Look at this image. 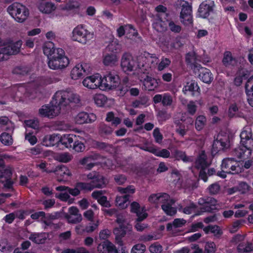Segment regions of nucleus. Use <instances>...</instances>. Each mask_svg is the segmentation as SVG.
<instances>
[{"instance_id": "obj_1", "label": "nucleus", "mask_w": 253, "mask_h": 253, "mask_svg": "<svg viewBox=\"0 0 253 253\" xmlns=\"http://www.w3.org/2000/svg\"><path fill=\"white\" fill-rule=\"evenodd\" d=\"M71 38L74 41L86 44L94 39V34L93 32L88 30L85 26L81 24L74 28Z\"/></svg>"}, {"instance_id": "obj_2", "label": "nucleus", "mask_w": 253, "mask_h": 253, "mask_svg": "<svg viewBox=\"0 0 253 253\" xmlns=\"http://www.w3.org/2000/svg\"><path fill=\"white\" fill-rule=\"evenodd\" d=\"M69 62L68 58L65 55L63 49L57 48L54 55L49 58L48 66L52 70L62 69L67 67Z\"/></svg>"}, {"instance_id": "obj_3", "label": "nucleus", "mask_w": 253, "mask_h": 253, "mask_svg": "<svg viewBox=\"0 0 253 253\" xmlns=\"http://www.w3.org/2000/svg\"><path fill=\"white\" fill-rule=\"evenodd\" d=\"M53 98L60 106H67L71 103H78L80 101V97L78 94L68 90L57 91Z\"/></svg>"}, {"instance_id": "obj_4", "label": "nucleus", "mask_w": 253, "mask_h": 253, "mask_svg": "<svg viewBox=\"0 0 253 253\" xmlns=\"http://www.w3.org/2000/svg\"><path fill=\"white\" fill-rule=\"evenodd\" d=\"M7 11L10 16L19 23L24 22L29 15L28 9L18 2H14L8 6Z\"/></svg>"}, {"instance_id": "obj_5", "label": "nucleus", "mask_w": 253, "mask_h": 253, "mask_svg": "<svg viewBox=\"0 0 253 253\" xmlns=\"http://www.w3.org/2000/svg\"><path fill=\"white\" fill-rule=\"evenodd\" d=\"M221 171L217 172V175L221 178H225L227 173L237 174L243 171L240 163L233 159L226 158L222 161L221 165Z\"/></svg>"}, {"instance_id": "obj_6", "label": "nucleus", "mask_w": 253, "mask_h": 253, "mask_svg": "<svg viewBox=\"0 0 253 253\" xmlns=\"http://www.w3.org/2000/svg\"><path fill=\"white\" fill-rule=\"evenodd\" d=\"M120 83L119 76L116 73L110 72L101 77L100 89L111 90L116 89Z\"/></svg>"}, {"instance_id": "obj_7", "label": "nucleus", "mask_w": 253, "mask_h": 253, "mask_svg": "<svg viewBox=\"0 0 253 253\" xmlns=\"http://www.w3.org/2000/svg\"><path fill=\"white\" fill-rule=\"evenodd\" d=\"M120 64L123 71L127 74L135 71L137 68H141L139 66V60H138L137 62L135 58L128 52H125L123 54Z\"/></svg>"}, {"instance_id": "obj_8", "label": "nucleus", "mask_w": 253, "mask_h": 253, "mask_svg": "<svg viewBox=\"0 0 253 253\" xmlns=\"http://www.w3.org/2000/svg\"><path fill=\"white\" fill-rule=\"evenodd\" d=\"M61 108V106L53 98L50 104L43 105L39 109V114L42 117L53 118L60 113Z\"/></svg>"}, {"instance_id": "obj_9", "label": "nucleus", "mask_w": 253, "mask_h": 253, "mask_svg": "<svg viewBox=\"0 0 253 253\" xmlns=\"http://www.w3.org/2000/svg\"><path fill=\"white\" fill-rule=\"evenodd\" d=\"M181 11L180 13V20L182 23L185 25H190L193 23L192 10L191 5L184 0L178 2Z\"/></svg>"}, {"instance_id": "obj_10", "label": "nucleus", "mask_w": 253, "mask_h": 253, "mask_svg": "<svg viewBox=\"0 0 253 253\" xmlns=\"http://www.w3.org/2000/svg\"><path fill=\"white\" fill-rule=\"evenodd\" d=\"M83 85L89 89H100L101 84V76L99 74H95L85 78L83 82Z\"/></svg>"}, {"instance_id": "obj_11", "label": "nucleus", "mask_w": 253, "mask_h": 253, "mask_svg": "<svg viewBox=\"0 0 253 253\" xmlns=\"http://www.w3.org/2000/svg\"><path fill=\"white\" fill-rule=\"evenodd\" d=\"M91 71L89 64L84 63L76 65L71 70V77L73 80L79 79L84 73H89Z\"/></svg>"}, {"instance_id": "obj_12", "label": "nucleus", "mask_w": 253, "mask_h": 253, "mask_svg": "<svg viewBox=\"0 0 253 253\" xmlns=\"http://www.w3.org/2000/svg\"><path fill=\"white\" fill-rule=\"evenodd\" d=\"M22 41L19 40L16 42H9L2 45V50L5 55H12L18 53L22 45Z\"/></svg>"}, {"instance_id": "obj_13", "label": "nucleus", "mask_w": 253, "mask_h": 253, "mask_svg": "<svg viewBox=\"0 0 253 253\" xmlns=\"http://www.w3.org/2000/svg\"><path fill=\"white\" fill-rule=\"evenodd\" d=\"M139 67H144L145 70L147 68H151L158 64V58L155 56L149 54H147V56L141 55L138 57Z\"/></svg>"}, {"instance_id": "obj_14", "label": "nucleus", "mask_w": 253, "mask_h": 253, "mask_svg": "<svg viewBox=\"0 0 253 253\" xmlns=\"http://www.w3.org/2000/svg\"><path fill=\"white\" fill-rule=\"evenodd\" d=\"M240 137L241 144L247 145L249 149H253V139L251 128L244 127L240 134Z\"/></svg>"}, {"instance_id": "obj_15", "label": "nucleus", "mask_w": 253, "mask_h": 253, "mask_svg": "<svg viewBox=\"0 0 253 253\" xmlns=\"http://www.w3.org/2000/svg\"><path fill=\"white\" fill-rule=\"evenodd\" d=\"M49 172L56 173L58 176L57 180L60 182L72 175V172L69 168L63 165L57 166L53 170Z\"/></svg>"}, {"instance_id": "obj_16", "label": "nucleus", "mask_w": 253, "mask_h": 253, "mask_svg": "<svg viewBox=\"0 0 253 253\" xmlns=\"http://www.w3.org/2000/svg\"><path fill=\"white\" fill-rule=\"evenodd\" d=\"M214 3L213 1H205L200 5L198 10L199 17L206 18L208 17L210 13L212 11Z\"/></svg>"}, {"instance_id": "obj_17", "label": "nucleus", "mask_w": 253, "mask_h": 253, "mask_svg": "<svg viewBox=\"0 0 253 253\" xmlns=\"http://www.w3.org/2000/svg\"><path fill=\"white\" fill-rule=\"evenodd\" d=\"M148 201L151 204L158 206L163 204L166 202L170 201L169 196L165 193H159L151 194L148 198Z\"/></svg>"}, {"instance_id": "obj_18", "label": "nucleus", "mask_w": 253, "mask_h": 253, "mask_svg": "<svg viewBox=\"0 0 253 253\" xmlns=\"http://www.w3.org/2000/svg\"><path fill=\"white\" fill-rule=\"evenodd\" d=\"M96 119L95 115L93 113L88 114L84 112H82L75 117V121L77 124H83L92 123L95 121Z\"/></svg>"}, {"instance_id": "obj_19", "label": "nucleus", "mask_w": 253, "mask_h": 253, "mask_svg": "<svg viewBox=\"0 0 253 253\" xmlns=\"http://www.w3.org/2000/svg\"><path fill=\"white\" fill-rule=\"evenodd\" d=\"M253 149H249L246 145H242L236 148L233 152V155L239 158L248 159L251 154Z\"/></svg>"}, {"instance_id": "obj_20", "label": "nucleus", "mask_w": 253, "mask_h": 253, "mask_svg": "<svg viewBox=\"0 0 253 253\" xmlns=\"http://www.w3.org/2000/svg\"><path fill=\"white\" fill-rule=\"evenodd\" d=\"M198 204L204 207L205 211H210L216 208L217 201L211 197L200 198L199 199Z\"/></svg>"}, {"instance_id": "obj_21", "label": "nucleus", "mask_w": 253, "mask_h": 253, "mask_svg": "<svg viewBox=\"0 0 253 253\" xmlns=\"http://www.w3.org/2000/svg\"><path fill=\"white\" fill-rule=\"evenodd\" d=\"M182 91L185 94L189 92L192 96H198L200 94V89L198 84L193 81L187 83L183 87Z\"/></svg>"}, {"instance_id": "obj_22", "label": "nucleus", "mask_w": 253, "mask_h": 253, "mask_svg": "<svg viewBox=\"0 0 253 253\" xmlns=\"http://www.w3.org/2000/svg\"><path fill=\"white\" fill-rule=\"evenodd\" d=\"M97 251L99 253H118L116 246L108 240L99 244Z\"/></svg>"}, {"instance_id": "obj_23", "label": "nucleus", "mask_w": 253, "mask_h": 253, "mask_svg": "<svg viewBox=\"0 0 253 253\" xmlns=\"http://www.w3.org/2000/svg\"><path fill=\"white\" fill-rule=\"evenodd\" d=\"M13 90L15 92L16 96L19 98H22L24 97L33 98L38 96V95L32 96V93L30 92V89L25 85L23 84L15 86Z\"/></svg>"}, {"instance_id": "obj_24", "label": "nucleus", "mask_w": 253, "mask_h": 253, "mask_svg": "<svg viewBox=\"0 0 253 253\" xmlns=\"http://www.w3.org/2000/svg\"><path fill=\"white\" fill-rule=\"evenodd\" d=\"M98 157L97 155H91L81 159L79 163L84 166V169L90 170L95 166V161L97 160Z\"/></svg>"}, {"instance_id": "obj_25", "label": "nucleus", "mask_w": 253, "mask_h": 253, "mask_svg": "<svg viewBox=\"0 0 253 253\" xmlns=\"http://www.w3.org/2000/svg\"><path fill=\"white\" fill-rule=\"evenodd\" d=\"M118 59L116 54L106 53L103 56L102 63L105 66L112 67L117 64Z\"/></svg>"}, {"instance_id": "obj_26", "label": "nucleus", "mask_w": 253, "mask_h": 253, "mask_svg": "<svg viewBox=\"0 0 253 253\" xmlns=\"http://www.w3.org/2000/svg\"><path fill=\"white\" fill-rule=\"evenodd\" d=\"M229 140L227 136H223L221 134L217 136L216 140H214L213 146L218 150L224 149L228 146Z\"/></svg>"}, {"instance_id": "obj_27", "label": "nucleus", "mask_w": 253, "mask_h": 253, "mask_svg": "<svg viewBox=\"0 0 253 253\" xmlns=\"http://www.w3.org/2000/svg\"><path fill=\"white\" fill-rule=\"evenodd\" d=\"M143 84L144 89L148 91L154 90L159 86L158 81L149 76L144 79Z\"/></svg>"}, {"instance_id": "obj_28", "label": "nucleus", "mask_w": 253, "mask_h": 253, "mask_svg": "<svg viewBox=\"0 0 253 253\" xmlns=\"http://www.w3.org/2000/svg\"><path fill=\"white\" fill-rule=\"evenodd\" d=\"M60 141V136L53 134L45 135L42 139V144L47 147L53 146Z\"/></svg>"}, {"instance_id": "obj_29", "label": "nucleus", "mask_w": 253, "mask_h": 253, "mask_svg": "<svg viewBox=\"0 0 253 253\" xmlns=\"http://www.w3.org/2000/svg\"><path fill=\"white\" fill-rule=\"evenodd\" d=\"M130 211L131 212L136 214L139 220H143L147 217V213L145 211H143V210H142V211H141L139 204L136 202H133L131 204Z\"/></svg>"}, {"instance_id": "obj_30", "label": "nucleus", "mask_w": 253, "mask_h": 253, "mask_svg": "<svg viewBox=\"0 0 253 253\" xmlns=\"http://www.w3.org/2000/svg\"><path fill=\"white\" fill-rule=\"evenodd\" d=\"M199 78L201 81L207 84H210L213 80V76L211 71L203 67H200L199 69Z\"/></svg>"}, {"instance_id": "obj_31", "label": "nucleus", "mask_w": 253, "mask_h": 253, "mask_svg": "<svg viewBox=\"0 0 253 253\" xmlns=\"http://www.w3.org/2000/svg\"><path fill=\"white\" fill-rule=\"evenodd\" d=\"M245 88L249 103L253 107V76L247 81Z\"/></svg>"}, {"instance_id": "obj_32", "label": "nucleus", "mask_w": 253, "mask_h": 253, "mask_svg": "<svg viewBox=\"0 0 253 253\" xmlns=\"http://www.w3.org/2000/svg\"><path fill=\"white\" fill-rule=\"evenodd\" d=\"M39 10L43 13L50 14L54 11L56 7L55 5L51 2H41L39 5Z\"/></svg>"}, {"instance_id": "obj_33", "label": "nucleus", "mask_w": 253, "mask_h": 253, "mask_svg": "<svg viewBox=\"0 0 253 253\" xmlns=\"http://www.w3.org/2000/svg\"><path fill=\"white\" fill-rule=\"evenodd\" d=\"M170 201L162 204L161 207L162 210L167 214L171 216L176 213L177 210L176 208L172 207L175 201L170 198Z\"/></svg>"}, {"instance_id": "obj_34", "label": "nucleus", "mask_w": 253, "mask_h": 253, "mask_svg": "<svg viewBox=\"0 0 253 253\" xmlns=\"http://www.w3.org/2000/svg\"><path fill=\"white\" fill-rule=\"evenodd\" d=\"M126 226H119V227L115 228L113 230L114 234L116 235V240L117 244L120 246L123 245V242L121 238L125 236L126 234Z\"/></svg>"}, {"instance_id": "obj_35", "label": "nucleus", "mask_w": 253, "mask_h": 253, "mask_svg": "<svg viewBox=\"0 0 253 253\" xmlns=\"http://www.w3.org/2000/svg\"><path fill=\"white\" fill-rule=\"evenodd\" d=\"M29 239L36 244H43L47 239V235L45 233H35L31 234Z\"/></svg>"}, {"instance_id": "obj_36", "label": "nucleus", "mask_w": 253, "mask_h": 253, "mask_svg": "<svg viewBox=\"0 0 253 253\" xmlns=\"http://www.w3.org/2000/svg\"><path fill=\"white\" fill-rule=\"evenodd\" d=\"M228 115L230 118L243 117L244 116L243 113L239 111V108L236 103L230 105L228 109Z\"/></svg>"}, {"instance_id": "obj_37", "label": "nucleus", "mask_w": 253, "mask_h": 253, "mask_svg": "<svg viewBox=\"0 0 253 253\" xmlns=\"http://www.w3.org/2000/svg\"><path fill=\"white\" fill-rule=\"evenodd\" d=\"M174 157L177 160H182L184 162H192L193 160L192 157L187 156L185 153L183 151L179 150H175L174 152Z\"/></svg>"}, {"instance_id": "obj_38", "label": "nucleus", "mask_w": 253, "mask_h": 253, "mask_svg": "<svg viewBox=\"0 0 253 253\" xmlns=\"http://www.w3.org/2000/svg\"><path fill=\"white\" fill-rule=\"evenodd\" d=\"M237 250L240 253H248L253 251V247L252 244L243 240L239 244Z\"/></svg>"}, {"instance_id": "obj_39", "label": "nucleus", "mask_w": 253, "mask_h": 253, "mask_svg": "<svg viewBox=\"0 0 253 253\" xmlns=\"http://www.w3.org/2000/svg\"><path fill=\"white\" fill-rule=\"evenodd\" d=\"M56 49V48H54V43L51 42H45L43 46V53L47 56L53 55Z\"/></svg>"}, {"instance_id": "obj_40", "label": "nucleus", "mask_w": 253, "mask_h": 253, "mask_svg": "<svg viewBox=\"0 0 253 253\" xmlns=\"http://www.w3.org/2000/svg\"><path fill=\"white\" fill-rule=\"evenodd\" d=\"M107 50L113 54L120 52L121 50V45L117 40L113 41L109 43L106 47Z\"/></svg>"}, {"instance_id": "obj_41", "label": "nucleus", "mask_w": 253, "mask_h": 253, "mask_svg": "<svg viewBox=\"0 0 253 253\" xmlns=\"http://www.w3.org/2000/svg\"><path fill=\"white\" fill-rule=\"evenodd\" d=\"M186 223V221L183 218H176L172 223H169L167 224V228L168 230L172 229V227L179 228L184 226Z\"/></svg>"}, {"instance_id": "obj_42", "label": "nucleus", "mask_w": 253, "mask_h": 253, "mask_svg": "<svg viewBox=\"0 0 253 253\" xmlns=\"http://www.w3.org/2000/svg\"><path fill=\"white\" fill-rule=\"evenodd\" d=\"M128 195L117 196L116 198V203L117 206L125 209L127 206V202L129 200Z\"/></svg>"}, {"instance_id": "obj_43", "label": "nucleus", "mask_w": 253, "mask_h": 253, "mask_svg": "<svg viewBox=\"0 0 253 253\" xmlns=\"http://www.w3.org/2000/svg\"><path fill=\"white\" fill-rule=\"evenodd\" d=\"M74 135L73 134H65L61 137H60V141L61 143L64 145L66 148L71 147L72 143L74 141Z\"/></svg>"}, {"instance_id": "obj_44", "label": "nucleus", "mask_w": 253, "mask_h": 253, "mask_svg": "<svg viewBox=\"0 0 253 253\" xmlns=\"http://www.w3.org/2000/svg\"><path fill=\"white\" fill-rule=\"evenodd\" d=\"M208 165L206 162V156L204 153H202L196 161V167L198 169H205Z\"/></svg>"}, {"instance_id": "obj_45", "label": "nucleus", "mask_w": 253, "mask_h": 253, "mask_svg": "<svg viewBox=\"0 0 253 253\" xmlns=\"http://www.w3.org/2000/svg\"><path fill=\"white\" fill-rule=\"evenodd\" d=\"M126 37L127 39L134 40L138 36L137 31L131 24H127Z\"/></svg>"}, {"instance_id": "obj_46", "label": "nucleus", "mask_w": 253, "mask_h": 253, "mask_svg": "<svg viewBox=\"0 0 253 253\" xmlns=\"http://www.w3.org/2000/svg\"><path fill=\"white\" fill-rule=\"evenodd\" d=\"M203 230L206 234L210 232L214 234V236L220 235L222 232L219 227L217 225H209L203 228Z\"/></svg>"}, {"instance_id": "obj_47", "label": "nucleus", "mask_w": 253, "mask_h": 253, "mask_svg": "<svg viewBox=\"0 0 253 253\" xmlns=\"http://www.w3.org/2000/svg\"><path fill=\"white\" fill-rule=\"evenodd\" d=\"M0 141L5 146H10L13 144L12 137L6 132H3L0 135Z\"/></svg>"}, {"instance_id": "obj_48", "label": "nucleus", "mask_w": 253, "mask_h": 253, "mask_svg": "<svg viewBox=\"0 0 253 253\" xmlns=\"http://www.w3.org/2000/svg\"><path fill=\"white\" fill-rule=\"evenodd\" d=\"M207 123V118L204 115L198 116L195 120V127L198 130H202Z\"/></svg>"}, {"instance_id": "obj_49", "label": "nucleus", "mask_w": 253, "mask_h": 253, "mask_svg": "<svg viewBox=\"0 0 253 253\" xmlns=\"http://www.w3.org/2000/svg\"><path fill=\"white\" fill-rule=\"evenodd\" d=\"M73 156L68 153L58 154L55 156V159L61 163H66L72 160Z\"/></svg>"}, {"instance_id": "obj_50", "label": "nucleus", "mask_w": 253, "mask_h": 253, "mask_svg": "<svg viewBox=\"0 0 253 253\" xmlns=\"http://www.w3.org/2000/svg\"><path fill=\"white\" fill-rule=\"evenodd\" d=\"M94 188H102L106 186L108 181L107 179L100 175L96 177V178L92 181Z\"/></svg>"}, {"instance_id": "obj_51", "label": "nucleus", "mask_w": 253, "mask_h": 253, "mask_svg": "<svg viewBox=\"0 0 253 253\" xmlns=\"http://www.w3.org/2000/svg\"><path fill=\"white\" fill-rule=\"evenodd\" d=\"M235 62L234 59L232 57V54L229 51H226L224 53L222 62L226 67H229L233 65Z\"/></svg>"}, {"instance_id": "obj_52", "label": "nucleus", "mask_w": 253, "mask_h": 253, "mask_svg": "<svg viewBox=\"0 0 253 253\" xmlns=\"http://www.w3.org/2000/svg\"><path fill=\"white\" fill-rule=\"evenodd\" d=\"M117 189L121 194L128 195L129 198L130 195L133 194L135 191V189L132 185H129L126 188L119 187Z\"/></svg>"}, {"instance_id": "obj_53", "label": "nucleus", "mask_w": 253, "mask_h": 253, "mask_svg": "<svg viewBox=\"0 0 253 253\" xmlns=\"http://www.w3.org/2000/svg\"><path fill=\"white\" fill-rule=\"evenodd\" d=\"M65 215H71L76 216V221L79 220H83L82 214L80 213L79 209L74 206H72L69 208L68 213H66Z\"/></svg>"}, {"instance_id": "obj_54", "label": "nucleus", "mask_w": 253, "mask_h": 253, "mask_svg": "<svg viewBox=\"0 0 253 253\" xmlns=\"http://www.w3.org/2000/svg\"><path fill=\"white\" fill-rule=\"evenodd\" d=\"M95 103L98 106H103L106 102V97L102 94H96L93 96Z\"/></svg>"}, {"instance_id": "obj_55", "label": "nucleus", "mask_w": 253, "mask_h": 253, "mask_svg": "<svg viewBox=\"0 0 253 253\" xmlns=\"http://www.w3.org/2000/svg\"><path fill=\"white\" fill-rule=\"evenodd\" d=\"M153 27L159 32H163L166 29V25L161 19H156L153 24Z\"/></svg>"}, {"instance_id": "obj_56", "label": "nucleus", "mask_w": 253, "mask_h": 253, "mask_svg": "<svg viewBox=\"0 0 253 253\" xmlns=\"http://www.w3.org/2000/svg\"><path fill=\"white\" fill-rule=\"evenodd\" d=\"M183 43L179 39H175V40L169 42L168 44V50H172L173 49H178L181 47Z\"/></svg>"}, {"instance_id": "obj_57", "label": "nucleus", "mask_w": 253, "mask_h": 253, "mask_svg": "<svg viewBox=\"0 0 253 253\" xmlns=\"http://www.w3.org/2000/svg\"><path fill=\"white\" fill-rule=\"evenodd\" d=\"M170 63L171 61L169 58L165 57L162 58L160 62L158 64V70L160 71L164 70L169 66Z\"/></svg>"}, {"instance_id": "obj_58", "label": "nucleus", "mask_w": 253, "mask_h": 253, "mask_svg": "<svg viewBox=\"0 0 253 253\" xmlns=\"http://www.w3.org/2000/svg\"><path fill=\"white\" fill-rule=\"evenodd\" d=\"M78 187L80 190H83L87 191H90L93 190L94 188L92 181L89 183L86 182H80L78 183Z\"/></svg>"}, {"instance_id": "obj_59", "label": "nucleus", "mask_w": 253, "mask_h": 253, "mask_svg": "<svg viewBox=\"0 0 253 253\" xmlns=\"http://www.w3.org/2000/svg\"><path fill=\"white\" fill-rule=\"evenodd\" d=\"M186 62L191 64H194L198 61L197 56L195 52H191L186 55Z\"/></svg>"}, {"instance_id": "obj_60", "label": "nucleus", "mask_w": 253, "mask_h": 253, "mask_svg": "<svg viewBox=\"0 0 253 253\" xmlns=\"http://www.w3.org/2000/svg\"><path fill=\"white\" fill-rule=\"evenodd\" d=\"M145 251L146 246L144 245L137 244L132 247L131 253H144Z\"/></svg>"}, {"instance_id": "obj_61", "label": "nucleus", "mask_w": 253, "mask_h": 253, "mask_svg": "<svg viewBox=\"0 0 253 253\" xmlns=\"http://www.w3.org/2000/svg\"><path fill=\"white\" fill-rule=\"evenodd\" d=\"M209 193L211 195L217 194L220 190V186L217 183L210 185L208 188Z\"/></svg>"}, {"instance_id": "obj_62", "label": "nucleus", "mask_w": 253, "mask_h": 253, "mask_svg": "<svg viewBox=\"0 0 253 253\" xmlns=\"http://www.w3.org/2000/svg\"><path fill=\"white\" fill-rule=\"evenodd\" d=\"M205 250L207 253H214L216 251V246L213 242H206Z\"/></svg>"}, {"instance_id": "obj_63", "label": "nucleus", "mask_w": 253, "mask_h": 253, "mask_svg": "<svg viewBox=\"0 0 253 253\" xmlns=\"http://www.w3.org/2000/svg\"><path fill=\"white\" fill-rule=\"evenodd\" d=\"M151 253H161L163 251L162 246L157 243L152 244L149 247Z\"/></svg>"}, {"instance_id": "obj_64", "label": "nucleus", "mask_w": 253, "mask_h": 253, "mask_svg": "<svg viewBox=\"0 0 253 253\" xmlns=\"http://www.w3.org/2000/svg\"><path fill=\"white\" fill-rule=\"evenodd\" d=\"M127 24L124 25H120L116 30L117 36L120 38L124 36H126V30L127 29Z\"/></svg>"}]
</instances>
